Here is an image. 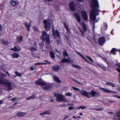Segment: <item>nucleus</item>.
<instances>
[{"label": "nucleus", "instance_id": "f257e3e1", "mask_svg": "<svg viewBox=\"0 0 120 120\" xmlns=\"http://www.w3.org/2000/svg\"><path fill=\"white\" fill-rule=\"evenodd\" d=\"M92 3L91 6L92 9L90 11V19L93 21L95 20L96 22H98V20H95L96 15L98 14L99 10L98 8L99 7L98 2L97 0H92Z\"/></svg>", "mask_w": 120, "mask_h": 120}, {"label": "nucleus", "instance_id": "f03ea898", "mask_svg": "<svg viewBox=\"0 0 120 120\" xmlns=\"http://www.w3.org/2000/svg\"><path fill=\"white\" fill-rule=\"evenodd\" d=\"M0 73V84L6 86L7 88H5L4 89L6 90L9 91L11 90L12 87V82L6 79H3L2 77H6L7 75L1 73Z\"/></svg>", "mask_w": 120, "mask_h": 120}, {"label": "nucleus", "instance_id": "7ed1b4c3", "mask_svg": "<svg viewBox=\"0 0 120 120\" xmlns=\"http://www.w3.org/2000/svg\"><path fill=\"white\" fill-rule=\"evenodd\" d=\"M72 88L75 90L79 91L81 95L88 98L94 97L97 94L99 95L100 94V93L99 92L95 91L93 90H91L90 92H88L83 90H81L79 89L74 87H72Z\"/></svg>", "mask_w": 120, "mask_h": 120}, {"label": "nucleus", "instance_id": "20e7f679", "mask_svg": "<svg viewBox=\"0 0 120 120\" xmlns=\"http://www.w3.org/2000/svg\"><path fill=\"white\" fill-rule=\"evenodd\" d=\"M40 38L43 41H45L48 44H49L50 43L49 36L45 31H42V34Z\"/></svg>", "mask_w": 120, "mask_h": 120}, {"label": "nucleus", "instance_id": "39448f33", "mask_svg": "<svg viewBox=\"0 0 120 120\" xmlns=\"http://www.w3.org/2000/svg\"><path fill=\"white\" fill-rule=\"evenodd\" d=\"M54 96L56 98V100L58 101L67 102L68 101L63 95L58 93L54 94Z\"/></svg>", "mask_w": 120, "mask_h": 120}, {"label": "nucleus", "instance_id": "423d86ee", "mask_svg": "<svg viewBox=\"0 0 120 120\" xmlns=\"http://www.w3.org/2000/svg\"><path fill=\"white\" fill-rule=\"evenodd\" d=\"M74 15L77 20L78 22L80 23V24L82 26H83V29L85 32L86 31L87 28L86 26L84 24V23L83 22H81V18L80 17L79 15H78L77 13H75Z\"/></svg>", "mask_w": 120, "mask_h": 120}, {"label": "nucleus", "instance_id": "0eeeda50", "mask_svg": "<svg viewBox=\"0 0 120 120\" xmlns=\"http://www.w3.org/2000/svg\"><path fill=\"white\" fill-rule=\"evenodd\" d=\"M43 23L44 24L45 29L47 31H49L51 27L49 21V20H44Z\"/></svg>", "mask_w": 120, "mask_h": 120}, {"label": "nucleus", "instance_id": "6e6552de", "mask_svg": "<svg viewBox=\"0 0 120 120\" xmlns=\"http://www.w3.org/2000/svg\"><path fill=\"white\" fill-rule=\"evenodd\" d=\"M51 87V84L46 83L45 82L43 85V90L45 91L50 90Z\"/></svg>", "mask_w": 120, "mask_h": 120}, {"label": "nucleus", "instance_id": "1a4fd4ad", "mask_svg": "<svg viewBox=\"0 0 120 120\" xmlns=\"http://www.w3.org/2000/svg\"><path fill=\"white\" fill-rule=\"evenodd\" d=\"M52 33L53 36L54 38H56V37H58L60 38V34L58 30H56L54 31H53Z\"/></svg>", "mask_w": 120, "mask_h": 120}, {"label": "nucleus", "instance_id": "9d476101", "mask_svg": "<svg viewBox=\"0 0 120 120\" xmlns=\"http://www.w3.org/2000/svg\"><path fill=\"white\" fill-rule=\"evenodd\" d=\"M82 16L84 20L85 21L88 20L87 15L86 11H82L81 12Z\"/></svg>", "mask_w": 120, "mask_h": 120}, {"label": "nucleus", "instance_id": "9b49d317", "mask_svg": "<svg viewBox=\"0 0 120 120\" xmlns=\"http://www.w3.org/2000/svg\"><path fill=\"white\" fill-rule=\"evenodd\" d=\"M65 62H66L69 63H73V61L69 58H68L67 59L64 58L61 60V62L63 63Z\"/></svg>", "mask_w": 120, "mask_h": 120}, {"label": "nucleus", "instance_id": "f8f14e48", "mask_svg": "<svg viewBox=\"0 0 120 120\" xmlns=\"http://www.w3.org/2000/svg\"><path fill=\"white\" fill-rule=\"evenodd\" d=\"M105 42V38L103 37L100 38L99 40V43L101 45H102Z\"/></svg>", "mask_w": 120, "mask_h": 120}, {"label": "nucleus", "instance_id": "ddd939ff", "mask_svg": "<svg viewBox=\"0 0 120 120\" xmlns=\"http://www.w3.org/2000/svg\"><path fill=\"white\" fill-rule=\"evenodd\" d=\"M75 3L73 2H71L70 3L69 6L71 9L72 11H74L75 10Z\"/></svg>", "mask_w": 120, "mask_h": 120}, {"label": "nucleus", "instance_id": "4468645a", "mask_svg": "<svg viewBox=\"0 0 120 120\" xmlns=\"http://www.w3.org/2000/svg\"><path fill=\"white\" fill-rule=\"evenodd\" d=\"M107 28V25L106 23H104L101 27L102 32H104L106 30Z\"/></svg>", "mask_w": 120, "mask_h": 120}, {"label": "nucleus", "instance_id": "2eb2a0df", "mask_svg": "<svg viewBox=\"0 0 120 120\" xmlns=\"http://www.w3.org/2000/svg\"><path fill=\"white\" fill-rule=\"evenodd\" d=\"M45 82L41 79L37 80L35 82V83L38 85L43 86Z\"/></svg>", "mask_w": 120, "mask_h": 120}, {"label": "nucleus", "instance_id": "dca6fc26", "mask_svg": "<svg viewBox=\"0 0 120 120\" xmlns=\"http://www.w3.org/2000/svg\"><path fill=\"white\" fill-rule=\"evenodd\" d=\"M10 4L13 6H16L18 4V2L16 1L11 0H10Z\"/></svg>", "mask_w": 120, "mask_h": 120}, {"label": "nucleus", "instance_id": "f3484780", "mask_svg": "<svg viewBox=\"0 0 120 120\" xmlns=\"http://www.w3.org/2000/svg\"><path fill=\"white\" fill-rule=\"evenodd\" d=\"M52 68L54 71H58L59 70L60 67L58 65H56L52 66Z\"/></svg>", "mask_w": 120, "mask_h": 120}, {"label": "nucleus", "instance_id": "a211bd4d", "mask_svg": "<svg viewBox=\"0 0 120 120\" xmlns=\"http://www.w3.org/2000/svg\"><path fill=\"white\" fill-rule=\"evenodd\" d=\"M11 50L15 52H19L21 50V49L19 47L17 46V47L15 46L13 48L11 49Z\"/></svg>", "mask_w": 120, "mask_h": 120}, {"label": "nucleus", "instance_id": "6ab92c4d", "mask_svg": "<svg viewBox=\"0 0 120 120\" xmlns=\"http://www.w3.org/2000/svg\"><path fill=\"white\" fill-rule=\"evenodd\" d=\"M75 52L77 54L79 55L83 58L85 61L87 62L89 64H91V63L82 54H81L79 53L76 51H75Z\"/></svg>", "mask_w": 120, "mask_h": 120}, {"label": "nucleus", "instance_id": "aec40b11", "mask_svg": "<svg viewBox=\"0 0 120 120\" xmlns=\"http://www.w3.org/2000/svg\"><path fill=\"white\" fill-rule=\"evenodd\" d=\"M24 24L28 30L29 31L30 26V24H28L27 22H24Z\"/></svg>", "mask_w": 120, "mask_h": 120}, {"label": "nucleus", "instance_id": "412c9836", "mask_svg": "<svg viewBox=\"0 0 120 120\" xmlns=\"http://www.w3.org/2000/svg\"><path fill=\"white\" fill-rule=\"evenodd\" d=\"M11 56L13 58H17L19 57V55L18 53H15L12 54Z\"/></svg>", "mask_w": 120, "mask_h": 120}, {"label": "nucleus", "instance_id": "4be33fe9", "mask_svg": "<svg viewBox=\"0 0 120 120\" xmlns=\"http://www.w3.org/2000/svg\"><path fill=\"white\" fill-rule=\"evenodd\" d=\"M22 39V37L21 36H19L17 37V41L18 43L21 42Z\"/></svg>", "mask_w": 120, "mask_h": 120}, {"label": "nucleus", "instance_id": "5701e85b", "mask_svg": "<svg viewBox=\"0 0 120 120\" xmlns=\"http://www.w3.org/2000/svg\"><path fill=\"white\" fill-rule=\"evenodd\" d=\"M26 113L25 112H20L18 113L17 115L18 116H22L25 115Z\"/></svg>", "mask_w": 120, "mask_h": 120}, {"label": "nucleus", "instance_id": "b1692460", "mask_svg": "<svg viewBox=\"0 0 120 120\" xmlns=\"http://www.w3.org/2000/svg\"><path fill=\"white\" fill-rule=\"evenodd\" d=\"M53 78L54 80L56 82L58 83H60L61 81L59 78L57 77L54 76L53 77Z\"/></svg>", "mask_w": 120, "mask_h": 120}, {"label": "nucleus", "instance_id": "393cba45", "mask_svg": "<svg viewBox=\"0 0 120 120\" xmlns=\"http://www.w3.org/2000/svg\"><path fill=\"white\" fill-rule=\"evenodd\" d=\"M100 89L102 90L103 91L105 92L110 93V90H108L107 89H105L102 88H101Z\"/></svg>", "mask_w": 120, "mask_h": 120}, {"label": "nucleus", "instance_id": "a878e982", "mask_svg": "<svg viewBox=\"0 0 120 120\" xmlns=\"http://www.w3.org/2000/svg\"><path fill=\"white\" fill-rule=\"evenodd\" d=\"M106 85L108 86H111L112 87H115L114 84L113 83L111 82H107L106 84Z\"/></svg>", "mask_w": 120, "mask_h": 120}, {"label": "nucleus", "instance_id": "bb28decb", "mask_svg": "<svg viewBox=\"0 0 120 120\" xmlns=\"http://www.w3.org/2000/svg\"><path fill=\"white\" fill-rule=\"evenodd\" d=\"M117 51V50L115 48H113L111 50V52L114 55H116V54L115 52Z\"/></svg>", "mask_w": 120, "mask_h": 120}, {"label": "nucleus", "instance_id": "cd10ccee", "mask_svg": "<svg viewBox=\"0 0 120 120\" xmlns=\"http://www.w3.org/2000/svg\"><path fill=\"white\" fill-rule=\"evenodd\" d=\"M36 97V96L35 95H33L30 96L26 98V100H28L30 99H34Z\"/></svg>", "mask_w": 120, "mask_h": 120}, {"label": "nucleus", "instance_id": "c85d7f7f", "mask_svg": "<svg viewBox=\"0 0 120 120\" xmlns=\"http://www.w3.org/2000/svg\"><path fill=\"white\" fill-rule=\"evenodd\" d=\"M64 26L65 28L66 29L67 31L69 33L70 30L68 28V26L64 22Z\"/></svg>", "mask_w": 120, "mask_h": 120}, {"label": "nucleus", "instance_id": "c756f323", "mask_svg": "<svg viewBox=\"0 0 120 120\" xmlns=\"http://www.w3.org/2000/svg\"><path fill=\"white\" fill-rule=\"evenodd\" d=\"M45 48L46 49H45L46 51H51V48L50 46H46L45 47Z\"/></svg>", "mask_w": 120, "mask_h": 120}, {"label": "nucleus", "instance_id": "7c9ffc66", "mask_svg": "<svg viewBox=\"0 0 120 120\" xmlns=\"http://www.w3.org/2000/svg\"><path fill=\"white\" fill-rule=\"evenodd\" d=\"M78 29L80 30L82 34L84 36L85 35V32L82 30V29L79 27H78Z\"/></svg>", "mask_w": 120, "mask_h": 120}, {"label": "nucleus", "instance_id": "2f4dec72", "mask_svg": "<svg viewBox=\"0 0 120 120\" xmlns=\"http://www.w3.org/2000/svg\"><path fill=\"white\" fill-rule=\"evenodd\" d=\"M73 63H72V65L75 68H81L80 66L76 65L75 64H73Z\"/></svg>", "mask_w": 120, "mask_h": 120}, {"label": "nucleus", "instance_id": "473e14b6", "mask_svg": "<svg viewBox=\"0 0 120 120\" xmlns=\"http://www.w3.org/2000/svg\"><path fill=\"white\" fill-rule=\"evenodd\" d=\"M2 43L5 45H7L9 43V42L7 41H5L4 40H2Z\"/></svg>", "mask_w": 120, "mask_h": 120}, {"label": "nucleus", "instance_id": "72a5a7b5", "mask_svg": "<svg viewBox=\"0 0 120 120\" xmlns=\"http://www.w3.org/2000/svg\"><path fill=\"white\" fill-rule=\"evenodd\" d=\"M50 56L52 59H54L55 58L54 55L53 53L51 51L50 53Z\"/></svg>", "mask_w": 120, "mask_h": 120}, {"label": "nucleus", "instance_id": "f704fd0d", "mask_svg": "<svg viewBox=\"0 0 120 120\" xmlns=\"http://www.w3.org/2000/svg\"><path fill=\"white\" fill-rule=\"evenodd\" d=\"M37 50L36 48L33 47H31L30 49V50L32 52L36 51Z\"/></svg>", "mask_w": 120, "mask_h": 120}, {"label": "nucleus", "instance_id": "c9c22d12", "mask_svg": "<svg viewBox=\"0 0 120 120\" xmlns=\"http://www.w3.org/2000/svg\"><path fill=\"white\" fill-rule=\"evenodd\" d=\"M63 56L64 57H67L68 56V54L67 53L66 51L65 50H64L63 52Z\"/></svg>", "mask_w": 120, "mask_h": 120}, {"label": "nucleus", "instance_id": "e433bc0d", "mask_svg": "<svg viewBox=\"0 0 120 120\" xmlns=\"http://www.w3.org/2000/svg\"><path fill=\"white\" fill-rule=\"evenodd\" d=\"M86 108L87 107L86 106H81L79 107H78V109H86Z\"/></svg>", "mask_w": 120, "mask_h": 120}, {"label": "nucleus", "instance_id": "4c0bfd02", "mask_svg": "<svg viewBox=\"0 0 120 120\" xmlns=\"http://www.w3.org/2000/svg\"><path fill=\"white\" fill-rule=\"evenodd\" d=\"M15 74L17 76L20 77L21 76L22 74L21 73L18 72L17 71H16L15 72Z\"/></svg>", "mask_w": 120, "mask_h": 120}, {"label": "nucleus", "instance_id": "58836bf2", "mask_svg": "<svg viewBox=\"0 0 120 120\" xmlns=\"http://www.w3.org/2000/svg\"><path fill=\"white\" fill-rule=\"evenodd\" d=\"M44 112L45 115H49L50 114V111L49 110H46Z\"/></svg>", "mask_w": 120, "mask_h": 120}, {"label": "nucleus", "instance_id": "ea45409f", "mask_svg": "<svg viewBox=\"0 0 120 120\" xmlns=\"http://www.w3.org/2000/svg\"><path fill=\"white\" fill-rule=\"evenodd\" d=\"M86 57L90 61H91L93 63V60L91 57L87 56H86Z\"/></svg>", "mask_w": 120, "mask_h": 120}, {"label": "nucleus", "instance_id": "a19ab883", "mask_svg": "<svg viewBox=\"0 0 120 120\" xmlns=\"http://www.w3.org/2000/svg\"><path fill=\"white\" fill-rule=\"evenodd\" d=\"M46 64L45 63H35L34 64V65H41V64Z\"/></svg>", "mask_w": 120, "mask_h": 120}, {"label": "nucleus", "instance_id": "79ce46f5", "mask_svg": "<svg viewBox=\"0 0 120 120\" xmlns=\"http://www.w3.org/2000/svg\"><path fill=\"white\" fill-rule=\"evenodd\" d=\"M94 109L98 111H101L103 110V109L102 108H100L99 109L95 108Z\"/></svg>", "mask_w": 120, "mask_h": 120}, {"label": "nucleus", "instance_id": "37998d69", "mask_svg": "<svg viewBox=\"0 0 120 120\" xmlns=\"http://www.w3.org/2000/svg\"><path fill=\"white\" fill-rule=\"evenodd\" d=\"M73 80L76 82L78 83L80 85H83V84L81 82H79L78 81H77L75 80Z\"/></svg>", "mask_w": 120, "mask_h": 120}, {"label": "nucleus", "instance_id": "c03bdc74", "mask_svg": "<svg viewBox=\"0 0 120 120\" xmlns=\"http://www.w3.org/2000/svg\"><path fill=\"white\" fill-rule=\"evenodd\" d=\"M116 115L118 117H120V112H117L116 113Z\"/></svg>", "mask_w": 120, "mask_h": 120}, {"label": "nucleus", "instance_id": "a18cd8bd", "mask_svg": "<svg viewBox=\"0 0 120 120\" xmlns=\"http://www.w3.org/2000/svg\"><path fill=\"white\" fill-rule=\"evenodd\" d=\"M66 95L67 96L70 97L71 95V93H68L66 94Z\"/></svg>", "mask_w": 120, "mask_h": 120}, {"label": "nucleus", "instance_id": "49530a36", "mask_svg": "<svg viewBox=\"0 0 120 120\" xmlns=\"http://www.w3.org/2000/svg\"><path fill=\"white\" fill-rule=\"evenodd\" d=\"M74 109V108L72 106H70L68 108V109L70 110H73Z\"/></svg>", "mask_w": 120, "mask_h": 120}, {"label": "nucleus", "instance_id": "de8ad7c7", "mask_svg": "<svg viewBox=\"0 0 120 120\" xmlns=\"http://www.w3.org/2000/svg\"><path fill=\"white\" fill-rule=\"evenodd\" d=\"M104 60L105 61L107 62L108 66H110V63L109 62H108L107 61V60L106 59H104Z\"/></svg>", "mask_w": 120, "mask_h": 120}, {"label": "nucleus", "instance_id": "09e8293b", "mask_svg": "<svg viewBox=\"0 0 120 120\" xmlns=\"http://www.w3.org/2000/svg\"><path fill=\"white\" fill-rule=\"evenodd\" d=\"M110 93H112L113 94H114L117 93V92L115 91H112L111 90H110Z\"/></svg>", "mask_w": 120, "mask_h": 120}, {"label": "nucleus", "instance_id": "8fccbe9b", "mask_svg": "<svg viewBox=\"0 0 120 120\" xmlns=\"http://www.w3.org/2000/svg\"><path fill=\"white\" fill-rule=\"evenodd\" d=\"M34 30L37 31H38V29L37 27L35 26L34 27Z\"/></svg>", "mask_w": 120, "mask_h": 120}, {"label": "nucleus", "instance_id": "3c124183", "mask_svg": "<svg viewBox=\"0 0 120 120\" xmlns=\"http://www.w3.org/2000/svg\"><path fill=\"white\" fill-rule=\"evenodd\" d=\"M16 99V98H15L11 99V100L13 101H15Z\"/></svg>", "mask_w": 120, "mask_h": 120}, {"label": "nucleus", "instance_id": "603ef678", "mask_svg": "<svg viewBox=\"0 0 120 120\" xmlns=\"http://www.w3.org/2000/svg\"><path fill=\"white\" fill-rule=\"evenodd\" d=\"M6 73L9 76V77H11V75L8 72V71L6 72Z\"/></svg>", "mask_w": 120, "mask_h": 120}, {"label": "nucleus", "instance_id": "864d4df0", "mask_svg": "<svg viewBox=\"0 0 120 120\" xmlns=\"http://www.w3.org/2000/svg\"><path fill=\"white\" fill-rule=\"evenodd\" d=\"M59 38V40H57V44H59L60 43V38Z\"/></svg>", "mask_w": 120, "mask_h": 120}, {"label": "nucleus", "instance_id": "5fc2aeb1", "mask_svg": "<svg viewBox=\"0 0 120 120\" xmlns=\"http://www.w3.org/2000/svg\"><path fill=\"white\" fill-rule=\"evenodd\" d=\"M30 69L31 71H33L34 70V69L32 67H30Z\"/></svg>", "mask_w": 120, "mask_h": 120}, {"label": "nucleus", "instance_id": "6e6d98bb", "mask_svg": "<svg viewBox=\"0 0 120 120\" xmlns=\"http://www.w3.org/2000/svg\"><path fill=\"white\" fill-rule=\"evenodd\" d=\"M117 70L118 72H120V66L119 67V68H117Z\"/></svg>", "mask_w": 120, "mask_h": 120}, {"label": "nucleus", "instance_id": "4d7b16f0", "mask_svg": "<svg viewBox=\"0 0 120 120\" xmlns=\"http://www.w3.org/2000/svg\"><path fill=\"white\" fill-rule=\"evenodd\" d=\"M61 105V106L62 107H64L66 106V104H63Z\"/></svg>", "mask_w": 120, "mask_h": 120}, {"label": "nucleus", "instance_id": "13d9d810", "mask_svg": "<svg viewBox=\"0 0 120 120\" xmlns=\"http://www.w3.org/2000/svg\"><path fill=\"white\" fill-rule=\"evenodd\" d=\"M68 115H66L63 118L64 120H65L66 119L68 118Z\"/></svg>", "mask_w": 120, "mask_h": 120}, {"label": "nucleus", "instance_id": "bf43d9fd", "mask_svg": "<svg viewBox=\"0 0 120 120\" xmlns=\"http://www.w3.org/2000/svg\"><path fill=\"white\" fill-rule=\"evenodd\" d=\"M39 115H41V116H42V115H45V114L44 112L43 113H41L40 114H39Z\"/></svg>", "mask_w": 120, "mask_h": 120}, {"label": "nucleus", "instance_id": "052dcab7", "mask_svg": "<svg viewBox=\"0 0 120 120\" xmlns=\"http://www.w3.org/2000/svg\"><path fill=\"white\" fill-rule=\"evenodd\" d=\"M99 66H100V67H101L103 68H105V67L102 65H99Z\"/></svg>", "mask_w": 120, "mask_h": 120}, {"label": "nucleus", "instance_id": "680f3d73", "mask_svg": "<svg viewBox=\"0 0 120 120\" xmlns=\"http://www.w3.org/2000/svg\"><path fill=\"white\" fill-rule=\"evenodd\" d=\"M113 96L114 97H116V98H117L118 95H113Z\"/></svg>", "mask_w": 120, "mask_h": 120}, {"label": "nucleus", "instance_id": "e2e57ef3", "mask_svg": "<svg viewBox=\"0 0 120 120\" xmlns=\"http://www.w3.org/2000/svg\"><path fill=\"white\" fill-rule=\"evenodd\" d=\"M52 33L53 32V31H55L54 30V28H53V26H52Z\"/></svg>", "mask_w": 120, "mask_h": 120}, {"label": "nucleus", "instance_id": "0e129e2a", "mask_svg": "<svg viewBox=\"0 0 120 120\" xmlns=\"http://www.w3.org/2000/svg\"><path fill=\"white\" fill-rule=\"evenodd\" d=\"M2 26L0 25V30H1L2 29Z\"/></svg>", "mask_w": 120, "mask_h": 120}, {"label": "nucleus", "instance_id": "69168bd1", "mask_svg": "<svg viewBox=\"0 0 120 120\" xmlns=\"http://www.w3.org/2000/svg\"><path fill=\"white\" fill-rule=\"evenodd\" d=\"M56 51L58 53H59V54H60V52H58V51H57V50H56Z\"/></svg>", "mask_w": 120, "mask_h": 120}, {"label": "nucleus", "instance_id": "338daca9", "mask_svg": "<svg viewBox=\"0 0 120 120\" xmlns=\"http://www.w3.org/2000/svg\"><path fill=\"white\" fill-rule=\"evenodd\" d=\"M113 113L112 112H108V114H112Z\"/></svg>", "mask_w": 120, "mask_h": 120}, {"label": "nucleus", "instance_id": "774afa93", "mask_svg": "<svg viewBox=\"0 0 120 120\" xmlns=\"http://www.w3.org/2000/svg\"><path fill=\"white\" fill-rule=\"evenodd\" d=\"M117 98L120 99V96H118Z\"/></svg>", "mask_w": 120, "mask_h": 120}]
</instances>
